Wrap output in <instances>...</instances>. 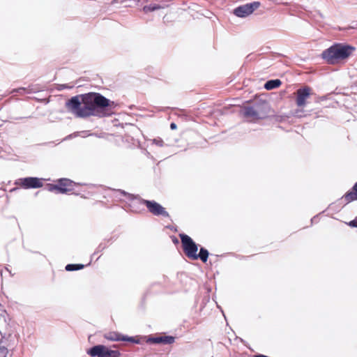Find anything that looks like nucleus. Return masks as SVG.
I'll return each instance as SVG.
<instances>
[{
    "label": "nucleus",
    "mask_w": 357,
    "mask_h": 357,
    "mask_svg": "<svg viewBox=\"0 0 357 357\" xmlns=\"http://www.w3.org/2000/svg\"><path fill=\"white\" fill-rule=\"evenodd\" d=\"M118 104L98 93H88L72 97L66 102L69 112L77 117H104L114 113Z\"/></svg>",
    "instance_id": "nucleus-1"
},
{
    "label": "nucleus",
    "mask_w": 357,
    "mask_h": 357,
    "mask_svg": "<svg viewBox=\"0 0 357 357\" xmlns=\"http://www.w3.org/2000/svg\"><path fill=\"white\" fill-rule=\"evenodd\" d=\"M355 50V47L337 43L325 50L322 58L329 64H334L339 60L347 59Z\"/></svg>",
    "instance_id": "nucleus-2"
},
{
    "label": "nucleus",
    "mask_w": 357,
    "mask_h": 357,
    "mask_svg": "<svg viewBox=\"0 0 357 357\" xmlns=\"http://www.w3.org/2000/svg\"><path fill=\"white\" fill-rule=\"evenodd\" d=\"M117 192L121 195L127 197L129 200L137 199L139 203L146 205L149 212L153 215L162 216L165 218H168L169 216L165 208L155 201L144 199L139 195H134L122 190H118Z\"/></svg>",
    "instance_id": "nucleus-3"
},
{
    "label": "nucleus",
    "mask_w": 357,
    "mask_h": 357,
    "mask_svg": "<svg viewBox=\"0 0 357 357\" xmlns=\"http://www.w3.org/2000/svg\"><path fill=\"white\" fill-rule=\"evenodd\" d=\"M269 109L268 103L263 102L251 106L243 107L241 114L250 121H255L259 119H265L268 114Z\"/></svg>",
    "instance_id": "nucleus-4"
},
{
    "label": "nucleus",
    "mask_w": 357,
    "mask_h": 357,
    "mask_svg": "<svg viewBox=\"0 0 357 357\" xmlns=\"http://www.w3.org/2000/svg\"><path fill=\"white\" fill-rule=\"evenodd\" d=\"M86 354L91 357H120L121 353L112 350L103 344H98L87 350Z\"/></svg>",
    "instance_id": "nucleus-5"
},
{
    "label": "nucleus",
    "mask_w": 357,
    "mask_h": 357,
    "mask_svg": "<svg viewBox=\"0 0 357 357\" xmlns=\"http://www.w3.org/2000/svg\"><path fill=\"white\" fill-rule=\"evenodd\" d=\"M76 183L68 178H60L57 184H47V190L50 192L66 194L72 192Z\"/></svg>",
    "instance_id": "nucleus-6"
},
{
    "label": "nucleus",
    "mask_w": 357,
    "mask_h": 357,
    "mask_svg": "<svg viewBox=\"0 0 357 357\" xmlns=\"http://www.w3.org/2000/svg\"><path fill=\"white\" fill-rule=\"evenodd\" d=\"M183 251L186 256L192 260H196V253L198 250L197 245L188 235L182 234L179 235Z\"/></svg>",
    "instance_id": "nucleus-7"
},
{
    "label": "nucleus",
    "mask_w": 357,
    "mask_h": 357,
    "mask_svg": "<svg viewBox=\"0 0 357 357\" xmlns=\"http://www.w3.org/2000/svg\"><path fill=\"white\" fill-rule=\"evenodd\" d=\"M260 6L259 1H254L240 6L234 10V14L239 17H245L252 14L256 9Z\"/></svg>",
    "instance_id": "nucleus-8"
},
{
    "label": "nucleus",
    "mask_w": 357,
    "mask_h": 357,
    "mask_svg": "<svg viewBox=\"0 0 357 357\" xmlns=\"http://www.w3.org/2000/svg\"><path fill=\"white\" fill-rule=\"evenodd\" d=\"M16 184L21 185L24 189L38 188L43 186L40 179L36 177L20 178L16 181Z\"/></svg>",
    "instance_id": "nucleus-9"
},
{
    "label": "nucleus",
    "mask_w": 357,
    "mask_h": 357,
    "mask_svg": "<svg viewBox=\"0 0 357 357\" xmlns=\"http://www.w3.org/2000/svg\"><path fill=\"white\" fill-rule=\"evenodd\" d=\"M311 89L305 86L296 91V103L298 107H303L306 105V100L310 96Z\"/></svg>",
    "instance_id": "nucleus-10"
},
{
    "label": "nucleus",
    "mask_w": 357,
    "mask_h": 357,
    "mask_svg": "<svg viewBox=\"0 0 357 357\" xmlns=\"http://www.w3.org/2000/svg\"><path fill=\"white\" fill-rule=\"evenodd\" d=\"M104 337L110 341H128L135 344H139V340L135 337H128L123 335L116 332H109L104 335Z\"/></svg>",
    "instance_id": "nucleus-11"
},
{
    "label": "nucleus",
    "mask_w": 357,
    "mask_h": 357,
    "mask_svg": "<svg viewBox=\"0 0 357 357\" xmlns=\"http://www.w3.org/2000/svg\"><path fill=\"white\" fill-rule=\"evenodd\" d=\"M175 341V337L169 335H164L159 337H151L147 340L148 343L151 344H171Z\"/></svg>",
    "instance_id": "nucleus-12"
},
{
    "label": "nucleus",
    "mask_w": 357,
    "mask_h": 357,
    "mask_svg": "<svg viewBox=\"0 0 357 357\" xmlns=\"http://www.w3.org/2000/svg\"><path fill=\"white\" fill-rule=\"evenodd\" d=\"M347 204L357 200V182L354 184L353 188L348 191L342 198Z\"/></svg>",
    "instance_id": "nucleus-13"
},
{
    "label": "nucleus",
    "mask_w": 357,
    "mask_h": 357,
    "mask_svg": "<svg viewBox=\"0 0 357 357\" xmlns=\"http://www.w3.org/2000/svg\"><path fill=\"white\" fill-rule=\"evenodd\" d=\"M282 84V82L278 79H271L267 81L264 84V88L266 90H272L279 87Z\"/></svg>",
    "instance_id": "nucleus-14"
},
{
    "label": "nucleus",
    "mask_w": 357,
    "mask_h": 357,
    "mask_svg": "<svg viewBox=\"0 0 357 357\" xmlns=\"http://www.w3.org/2000/svg\"><path fill=\"white\" fill-rule=\"evenodd\" d=\"M208 251L204 248H201L199 250V253H196V259L199 258L203 262H206L208 257Z\"/></svg>",
    "instance_id": "nucleus-15"
},
{
    "label": "nucleus",
    "mask_w": 357,
    "mask_h": 357,
    "mask_svg": "<svg viewBox=\"0 0 357 357\" xmlns=\"http://www.w3.org/2000/svg\"><path fill=\"white\" fill-rule=\"evenodd\" d=\"M84 267V266L83 264H70L66 265L65 268L67 271H74L81 270Z\"/></svg>",
    "instance_id": "nucleus-16"
},
{
    "label": "nucleus",
    "mask_w": 357,
    "mask_h": 357,
    "mask_svg": "<svg viewBox=\"0 0 357 357\" xmlns=\"http://www.w3.org/2000/svg\"><path fill=\"white\" fill-rule=\"evenodd\" d=\"M160 8H161V6L160 5L155 4V3L154 4L150 3L147 6H145L143 8V10L145 13H148V12H152L154 10H158Z\"/></svg>",
    "instance_id": "nucleus-17"
},
{
    "label": "nucleus",
    "mask_w": 357,
    "mask_h": 357,
    "mask_svg": "<svg viewBox=\"0 0 357 357\" xmlns=\"http://www.w3.org/2000/svg\"><path fill=\"white\" fill-rule=\"evenodd\" d=\"M32 92V91L29 89V88H24V87H20V88H18V89H13L12 91H11V93H20V94H24V93H31Z\"/></svg>",
    "instance_id": "nucleus-18"
},
{
    "label": "nucleus",
    "mask_w": 357,
    "mask_h": 357,
    "mask_svg": "<svg viewBox=\"0 0 357 357\" xmlns=\"http://www.w3.org/2000/svg\"><path fill=\"white\" fill-rule=\"evenodd\" d=\"M152 143H153V144H155V145H156V146H160V147H162V146H164V142H163V140H162L161 138H160V137H158V138L153 139L152 140Z\"/></svg>",
    "instance_id": "nucleus-19"
},
{
    "label": "nucleus",
    "mask_w": 357,
    "mask_h": 357,
    "mask_svg": "<svg viewBox=\"0 0 357 357\" xmlns=\"http://www.w3.org/2000/svg\"><path fill=\"white\" fill-rule=\"evenodd\" d=\"M349 225L354 227H357V217L349 222Z\"/></svg>",
    "instance_id": "nucleus-20"
},
{
    "label": "nucleus",
    "mask_w": 357,
    "mask_h": 357,
    "mask_svg": "<svg viewBox=\"0 0 357 357\" xmlns=\"http://www.w3.org/2000/svg\"><path fill=\"white\" fill-rule=\"evenodd\" d=\"M0 357H6V349L0 348Z\"/></svg>",
    "instance_id": "nucleus-21"
},
{
    "label": "nucleus",
    "mask_w": 357,
    "mask_h": 357,
    "mask_svg": "<svg viewBox=\"0 0 357 357\" xmlns=\"http://www.w3.org/2000/svg\"><path fill=\"white\" fill-rule=\"evenodd\" d=\"M73 86H68L67 84L61 85L60 89H71Z\"/></svg>",
    "instance_id": "nucleus-22"
},
{
    "label": "nucleus",
    "mask_w": 357,
    "mask_h": 357,
    "mask_svg": "<svg viewBox=\"0 0 357 357\" xmlns=\"http://www.w3.org/2000/svg\"><path fill=\"white\" fill-rule=\"evenodd\" d=\"M170 128H171L172 130H174V129H176V123H172L170 124Z\"/></svg>",
    "instance_id": "nucleus-23"
},
{
    "label": "nucleus",
    "mask_w": 357,
    "mask_h": 357,
    "mask_svg": "<svg viewBox=\"0 0 357 357\" xmlns=\"http://www.w3.org/2000/svg\"><path fill=\"white\" fill-rule=\"evenodd\" d=\"M103 248H104L102 246V245H101V244H100V245H99V246H98V249H103Z\"/></svg>",
    "instance_id": "nucleus-24"
}]
</instances>
